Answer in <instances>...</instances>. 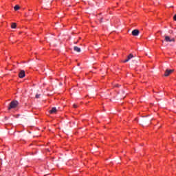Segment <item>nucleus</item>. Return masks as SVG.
<instances>
[{
	"mask_svg": "<svg viewBox=\"0 0 176 176\" xmlns=\"http://www.w3.org/2000/svg\"><path fill=\"white\" fill-rule=\"evenodd\" d=\"M100 23H102V18L100 19Z\"/></svg>",
	"mask_w": 176,
	"mask_h": 176,
	"instance_id": "nucleus-13",
	"label": "nucleus"
},
{
	"mask_svg": "<svg viewBox=\"0 0 176 176\" xmlns=\"http://www.w3.org/2000/svg\"><path fill=\"white\" fill-rule=\"evenodd\" d=\"M73 107H74V108L76 109V108H78V104H74L73 105Z\"/></svg>",
	"mask_w": 176,
	"mask_h": 176,
	"instance_id": "nucleus-11",
	"label": "nucleus"
},
{
	"mask_svg": "<svg viewBox=\"0 0 176 176\" xmlns=\"http://www.w3.org/2000/svg\"><path fill=\"white\" fill-rule=\"evenodd\" d=\"M74 43H78V42H75Z\"/></svg>",
	"mask_w": 176,
	"mask_h": 176,
	"instance_id": "nucleus-14",
	"label": "nucleus"
},
{
	"mask_svg": "<svg viewBox=\"0 0 176 176\" xmlns=\"http://www.w3.org/2000/svg\"><path fill=\"white\" fill-rule=\"evenodd\" d=\"M57 112V109L56 107H52L50 111V113H56Z\"/></svg>",
	"mask_w": 176,
	"mask_h": 176,
	"instance_id": "nucleus-8",
	"label": "nucleus"
},
{
	"mask_svg": "<svg viewBox=\"0 0 176 176\" xmlns=\"http://www.w3.org/2000/svg\"><path fill=\"white\" fill-rule=\"evenodd\" d=\"M132 35L133 36H138L140 35V30L135 29L132 31Z\"/></svg>",
	"mask_w": 176,
	"mask_h": 176,
	"instance_id": "nucleus-6",
	"label": "nucleus"
},
{
	"mask_svg": "<svg viewBox=\"0 0 176 176\" xmlns=\"http://www.w3.org/2000/svg\"><path fill=\"white\" fill-rule=\"evenodd\" d=\"M36 98H39V95L38 94L36 95Z\"/></svg>",
	"mask_w": 176,
	"mask_h": 176,
	"instance_id": "nucleus-12",
	"label": "nucleus"
},
{
	"mask_svg": "<svg viewBox=\"0 0 176 176\" xmlns=\"http://www.w3.org/2000/svg\"><path fill=\"white\" fill-rule=\"evenodd\" d=\"M165 42H175V38H171L168 36H165Z\"/></svg>",
	"mask_w": 176,
	"mask_h": 176,
	"instance_id": "nucleus-3",
	"label": "nucleus"
},
{
	"mask_svg": "<svg viewBox=\"0 0 176 176\" xmlns=\"http://www.w3.org/2000/svg\"><path fill=\"white\" fill-rule=\"evenodd\" d=\"M25 76V72L24 70H21L19 74V78L22 79Z\"/></svg>",
	"mask_w": 176,
	"mask_h": 176,
	"instance_id": "nucleus-5",
	"label": "nucleus"
},
{
	"mask_svg": "<svg viewBox=\"0 0 176 176\" xmlns=\"http://www.w3.org/2000/svg\"><path fill=\"white\" fill-rule=\"evenodd\" d=\"M17 27V24L16 23H12L11 25V28L14 29Z\"/></svg>",
	"mask_w": 176,
	"mask_h": 176,
	"instance_id": "nucleus-9",
	"label": "nucleus"
},
{
	"mask_svg": "<svg viewBox=\"0 0 176 176\" xmlns=\"http://www.w3.org/2000/svg\"><path fill=\"white\" fill-rule=\"evenodd\" d=\"M133 57H134V56L133 55V54H130L127 56V58L125 59L124 60H123L122 63H127V62L130 61V60H131V58H133Z\"/></svg>",
	"mask_w": 176,
	"mask_h": 176,
	"instance_id": "nucleus-4",
	"label": "nucleus"
},
{
	"mask_svg": "<svg viewBox=\"0 0 176 176\" xmlns=\"http://www.w3.org/2000/svg\"><path fill=\"white\" fill-rule=\"evenodd\" d=\"M173 72H174V69H167L165 71L164 76H168L169 75H170V74H173Z\"/></svg>",
	"mask_w": 176,
	"mask_h": 176,
	"instance_id": "nucleus-2",
	"label": "nucleus"
},
{
	"mask_svg": "<svg viewBox=\"0 0 176 176\" xmlns=\"http://www.w3.org/2000/svg\"><path fill=\"white\" fill-rule=\"evenodd\" d=\"M14 10H19V9H20V6H15L14 7Z\"/></svg>",
	"mask_w": 176,
	"mask_h": 176,
	"instance_id": "nucleus-10",
	"label": "nucleus"
},
{
	"mask_svg": "<svg viewBox=\"0 0 176 176\" xmlns=\"http://www.w3.org/2000/svg\"><path fill=\"white\" fill-rule=\"evenodd\" d=\"M74 52H77V53H80L81 52L80 48H79V47H77V46L74 47Z\"/></svg>",
	"mask_w": 176,
	"mask_h": 176,
	"instance_id": "nucleus-7",
	"label": "nucleus"
},
{
	"mask_svg": "<svg viewBox=\"0 0 176 176\" xmlns=\"http://www.w3.org/2000/svg\"><path fill=\"white\" fill-rule=\"evenodd\" d=\"M19 105V102L17 100H12L8 107V111H10V109H14V108H17V106Z\"/></svg>",
	"mask_w": 176,
	"mask_h": 176,
	"instance_id": "nucleus-1",
	"label": "nucleus"
}]
</instances>
